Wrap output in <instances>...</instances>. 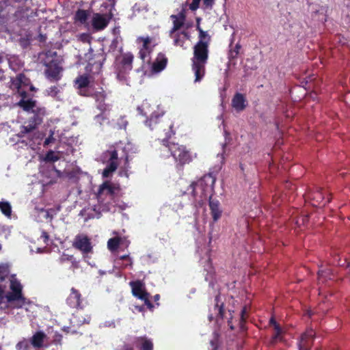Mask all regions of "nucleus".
I'll return each mask as SVG.
<instances>
[{
	"mask_svg": "<svg viewBox=\"0 0 350 350\" xmlns=\"http://www.w3.org/2000/svg\"><path fill=\"white\" fill-rule=\"evenodd\" d=\"M232 317L231 316L230 317V319L228 320V325L229 326L230 329L231 330H234V325H232Z\"/></svg>",
	"mask_w": 350,
	"mask_h": 350,
	"instance_id": "55",
	"label": "nucleus"
},
{
	"mask_svg": "<svg viewBox=\"0 0 350 350\" xmlns=\"http://www.w3.org/2000/svg\"><path fill=\"white\" fill-rule=\"evenodd\" d=\"M201 0H193L192 3L189 5V9L191 11H196L199 8Z\"/></svg>",
	"mask_w": 350,
	"mask_h": 350,
	"instance_id": "50",
	"label": "nucleus"
},
{
	"mask_svg": "<svg viewBox=\"0 0 350 350\" xmlns=\"http://www.w3.org/2000/svg\"><path fill=\"white\" fill-rule=\"evenodd\" d=\"M90 78L87 75L78 76L75 80V85L79 90V95L82 96H92V91L90 90Z\"/></svg>",
	"mask_w": 350,
	"mask_h": 350,
	"instance_id": "13",
	"label": "nucleus"
},
{
	"mask_svg": "<svg viewBox=\"0 0 350 350\" xmlns=\"http://www.w3.org/2000/svg\"><path fill=\"white\" fill-rule=\"evenodd\" d=\"M98 103V105H97V108L100 111V114H98L96 116V118L97 120H100V119H104V113L106 112V111H109V105L106 104L105 103V101H99V102H97Z\"/></svg>",
	"mask_w": 350,
	"mask_h": 350,
	"instance_id": "35",
	"label": "nucleus"
},
{
	"mask_svg": "<svg viewBox=\"0 0 350 350\" xmlns=\"http://www.w3.org/2000/svg\"><path fill=\"white\" fill-rule=\"evenodd\" d=\"M209 208L211 214L214 221H217L221 216L222 211L219 207V202L217 200L212 199V196L208 198Z\"/></svg>",
	"mask_w": 350,
	"mask_h": 350,
	"instance_id": "22",
	"label": "nucleus"
},
{
	"mask_svg": "<svg viewBox=\"0 0 350 350\" xmlns=\"http://www.w3.org/2000/svg\"><path fill=\"white\" fill-rule=\"evenodd\" d=\"M247 313V306H244L241 311L240 320H239V326H240V329L242 331H244L246 329L245 324L246 319H247V315H246Z\"/></svg>",
	"mask_w": 350,
	"mask_h": 350,
	"instance_id": "37",
	"label": "nucleus"
},
{
	"mask_svg": "<svg viewBox=\"0 0 350 350\" xmlns=\"http://www.w3.org/2000/svg\"><path fill=\"white\" fill-rule=\"evenodd\" d=\"M90 97H93L96 102L105 101L107 97V94L103 88H100V91H96L95 92H92V96Z\"/></svg>",
	"mask_w": 350,
	"mask_h": 350,
	"instance_id": "40",
	"label": "nucleus"
},
{
	"mask_svg": "<svg viewBox=\"0 0 350 350\" xmlns=\"http://www.w3.org/2000/svg\"><path fill=\"white\" fill-rule=\"evenodd\" d=\"M50 138H46L44 141V145H48L50 143Z\"/></svg>",
	"mask_w": 350,
	"mask_h": 350,
	"instance_id": "63",
	"label": "nucleus"
},
{
	"mask_svg": "<svg viewBox=\"0 0 350 350\" xmlns=\"http://www.w3.org/2000/svg\"><path fill=\"white\" fill-rule=\"evenodd\" d=\"M130 286L132 289V293L135 297L142 300L144 299L146 296L149 295V293L144 288V284L140 280L131 282Z\"/></svg>",
	"mask_w": 350,
	"mask_h": 350,
	"instance_id": "19",
	"label": "nucleus"
},
{
	"mask_svg": "<svg viewBox=\"0 0 350 350\" xmlns=\"http://www.w3.org/2000/svg\"><path fill=\"white\" fill-rule=\"evenodd\" d=\"M72 246L81 251L83 254H88L93 252L91 241L85 234H77L73 241Z\"/></svg>",
	"mask_w": 350,
	"mask_h": 350,
	"instance_id": "10",
	"label": "nucleus"
},
{
	"mask_svg": "<svg viewBox=\"0 0 350 350\" xmlns=\"http://www.w3.org/2000/svg\"><path fill=\"white\" fill-rule=\"evenodd\" d=\"M46 94L48 96H50L51 97H57L58 94L60 92V90L58 86L57 85H53L49 88L46 90Z\"/></svg>",
	"mask_w": 350,
	"mask_h": 350,
	"instance_id": "45",
	"label": "nucleus"
},
{
	"mask_svg": "<svg viewBox=\"0 0 350 350\" xmlns=\"http://www.w3.org/2000/svg\"><path fill=\"white\" fill-rule=\"evenodd\" d=\"M136 342L140 344L142 350H153V343L152 340L146 336L137 338Z\"/></svg>",
	"mask_w": 350,
	"mask_h": 350,
	"instance_id": "28",
	"label": "nucleus"
},
{
	"mask_svg": "<svg viewBox=\"0 0 350 350\" xmlns=\"http://www.w3.org/2000/svg\"><path fill=\"white\" fill-rule=\"evenodd\" d=\"M117 43H118L117 40H116V39L113 40L112 41V43H111V47L113 45L114 46V47H116V44H117Z\"/></svg>",
	"mask_w": 350,
	"mask_h": 350,
	"instance_id": "59",
	"label": "nucleus"
},
{
	"mask_svg": "<svg viewBox=\"0 0 350 350\" xmlns=\"http://www.w3.org/2000/svg\"><path fill=\"white\" fill-rule=\"evenodd\" d=\"M172 38L174 39V44L175 46H179L183 47L185 40L189 38L188 33L187 31H182L180 33H174L172 35Z\"/></svg>",
	"mask_w": 350,
	"mask_h": 350,
	"instance_id": "26",
	"label": "nucleus"
},
{
	"mask_svg": "<svg viewBox=\"0 0 350 350\" xmlns=\"http://www.w3.org/2000/svg\"><path fill=\"white\" fill-rule=\"evenodd\" d=\"M198 41H202L204 43H206V44L209 45L211 42V36L208 34V33L205 31H201L198 35Z\"/></svg>",
	"mask_w": 350,
	"mask_h": 350,
	"instance_id": "46",
	"label": "nucleus"
},
{
	"mask_svg": "<svg viewBox=\"0 0 350 350\" xmlns=\"http://www.w3.org/2000/svg\"><path fill=\"white\" fill-rule=\"evenodd\" d=\"M215 304L214 306V310L216 311V317L215 319L218 321L219 319H224V303H220V297L219 295H217L215 298Z\"/></svg>",
	"mask_w": 350,
	"mask_h": 350,
	"instance_id": "27",
	"label": "nucleus"
},
{
	"mask_svg": "<svg viewBox=\"0 0 350 350\" xmlns=\"http://www.w3.org/2000/svg\"><path fill=\"white\" fill-rule=\"evenodd\" d=\"M88 18V13L86 10L79 9L78 10L75 15V19L77 21L80 22L81 23L83 24L86 22Z\"/></svg>",
	"mask_w": 350,
	"mask_h": 350,
	"instance_id": "34",
	"label": "nucleus"
},
{
	"mask_svg": "<svg viewBox=\"0 0 350 350\" xmlns=\"http://www.w3.org/2000/svg\"><path fill=\"white\" fill-rule=\"evenodd\" d=\"M10 290L5 294L8 303L13 304L15 308H22L26 305L27 299L23 295V285L15 275H12L10 279Z\"/></svg>",
	"mask_w": 350,
	"mask_h": 350,
	"instance_id": "5",
	"label": "nucleus"
},
{
	"mask_svg": "<svg viewBox=\"0 0 350 350\" xmlns=\"http://www.w3.org/2000/svg\"><path fill=\"white\" fill-rule=\"evenodd\" d=\"M85 301L82 297L81 293L72 287L70 289V293L66 299L67 305L71 308L81 310L85 307Z\"/></svg>",
	"mask_w": 350,
	"mask_h": 350,
	"instance_id": "12",
	"label": "nucleus"
},
{
	"mask_svg": "<svg viewBox=\"0 0 350 350\" xmlns=\"http://www.w3.org/2000/svg\"><path fill=\"white\" fill-rule=\"evenodd\" d=\"M315 337V331L312 328H308L300 336L297 342L299 350H311Z\"/></svg>",
	"mask_w": 350,
	"mask_h": 350,
	"instance_id": "11",
	"label": "nucleus"
},
{
	"mask_svg": "<svg viewBox=\"0 0 350 350\" xmlns=\"http://www.w3.org/2000/svg\"><path fill=\"white\" fill-rule=\"evenodd\" d=\"M274 331L275 333L272 336L271 343L275 344L278 340H280L282 339L281 338V334L282 332V329L280 325H275L274 327Z\"/></svg>",
	"mask_w": 350,
	"mask_h": 350,
	"instance_id": "42",
	"label": "nucleus"
},
{
	"mask_svg": "<svg viewBox=\"0 0 350 350\" xmlns=\"http://www.w3.org/2000/svg\"><path fill=\"white\" fill-rule=\"evenodd\" d=\"M241 48V44L239 43H237L234 48L230 49L228 54V57L230 61H232L237 58Z\"/></svg>",
	"mask_w": 350,
	"mask_h": 350,
	"instance_id": "38",
	"label": "nucleus"
},
{
	"mask_svg": "<svg viewBox=\"0 0 350 350\" xmlns=\"http://www.w3.org/2000/svg\"><path fill=\"white\" fill-rule=\"evenodd\" d=\"M118 260H128V263H124L122 265V267L123 268H126L127 267H132V265H133V260L131 259V258L129 256V254H125V255H122V256H120L117 258L116 259V262H118Z\"/></svg>",
	"mask_w": 350,
	"mask_h": 350,
	"instance_id": "44",
	"label": "nucleus"
},
{
	"mask_svg": "<svg viewBox=\"0 0 350 350\" xmlns=\"http://www.w3.org/2000/svg\"><path fill=\"white\" fill-rule=\"evenodd\" d=\"M38 125L35 124L34 122H31L30 120H28V124L27 126H23L21 130L18 134L19 137H25V135L27 133L32 132L35 130Z\"/></svg>",
	"mask_w": 350,
	"mask_h": 350,
	"instance_id": "32",
	"label": "nucleus"
},
{
	"mask_svg": "<svg viewBox=\"0 0 350 350\" xmlns=\"http://www.w3.org/2000/svg\"><path fill=\"white\" fill-rule=\"evenodd\" d=\"M3 55L2 53H0V65L3 63Z\"/></svg>",
	"mask_w": 350,
	"mask_h": 350,
	"instance_id": "62",
	"label": "nucleus"
},
{
	"mask_svg": "<svg viewBox=\"0 0 350 350\" xmlns=\"http://www.w3.org/2000/svg\"><path fill=\"white\" fill-rule=\"evenodd\" d=\"M161 151L170 152L176 163V167L178 170H183L186 164H189L196 157V154L192 152L185 146L177 143L170 142L168 139L161 140Z\"/></svg>",
	"mask_w": 350,
	"mask_h": 350,
	"instance_id": "3",
	"label": "nucleus"
},
{
	"mask_svg": "<svg viewBox=\"0 0 350 350\" xmlns=\"http://www.w3.org/2000/svg\"><path fill=\"white\" fill-rule=\"evenodd\" d=\"M133 55L131 53H124L121 57V60L117 64L119 76L121 73H124L126 71L132 69V64L133 61Z\"/></svg>",
	"mask_w": 350,
	"mask_h": 350,
	"instance_id": "16",
	"label": "nucleus"
},
{
	"mask_svg": "<svg viewBox=\"0 0 350 350\" xmlns=\"http://www.w3.org/2000/svg\"><path fill=\"white\" fill-rule=\"evenodd\" d=\"M159 298H160V295H159V294H157V295H155L154 296V300L155 301H157L159 299Z\"/></svg>",
	"mask_w": 350,
	"mask_h": 350,
	"instance_id": "60",
	"label": "nucleus"
},
{
	"mask_svg": "<svg viewBox=\"0 0 350 350\" xmlns=\"http://www.w3.org/2000/svg\"><path fill=\"white\" fill-rule=\"evenodd\" d=\"M29 90L31 92H35L36 91V88L33 85H31L30 88H29Z\"/></svg>",
	"mask_w": 350,
	"mask_h": 350,
	"instance_id": "61",
	"label": "nucleus"
},
{
	"mask_svg": "<svg viewBox=\"0 0 350 350\" xmlns=\"http://www.w3.org/2000/svg\"><path fill=\"white\" fill-rule=\"evenodd\" d=\"M60 157L58 154L55 153L53 150H49L45 155L44 160L46 162H55L59 161Z\"/></svg>",
	"mask_w": 350,
	"mask_h": 350,
	"instance_id": "41",
	"label": "nucleus"
},
{
	"mask_svg": "<svg viewBox=\"0 0 350 350\" xmlns=\"http://www.w3.org/2000/svg\"><path fill=\"white\" fill-rule=\"evenodd\" d=\"M145 124L152 131L156 130L164 132L166 137L165 139H168L174 134L172 130V122L169 118L164 117L163 112L154 111Z\"/></svg>",
	"mask_w": 350,
	"mask_h": 350,
	"instance_id": "6",
	"label": "nucleus"
},
{
	"mask_svg": "<svg viewBox=\"0 0 350 350\" xmlns=\"http://www.w3.org/2000/svg\"><path fill=\"white\" fill-rule=\"evenodd\" d=\"M111 16H107L106 15L96 13L94 14L92 17V25L96 31H100L108 25Z\"/></svg>",
	"mask_w": 350,
	"mask_h": 350,
	"instance_id": "17",
	"label": "nucleus"
},
{
	"mask_svg": "<svg viewBox=\"0 0 350 350\" xmlns=\"http://www.w3.org/2000/svg\"><path fill=\"white\" fill-rule=\"evenodd\" d=\"M106 154L109 155V161L106 167L103 172V177H108L109 174L116 170L118 166V154L116 150H108Z\"/></svg>",
	"mask_w": 350,
	"mask_h": 350,
	"instance_id": "15",
	"label": "nucleus"
},
{
	"mask_svg": "<svg viewBox=\"0 0 350 350\" xmlns=\"http://www.w3.org/2000/svg\"><path fill=\"white\" fill-rule=\"evenodd\" d=\"M150 295L148 296H146L144 297V299H142L144 301V305L146 306V307L150 310L152 311L154 308V305L152 304V302L149 299Z\"/></svg>",
	"mask_w": 350,
	"mask_h": 350,
	"instance_id": "49",
	"label": "nucleus"
},
{
	"mask_svg": "<svg viewBox=\"0 0 350 350\" xmlns=\"http://www.w3.org/2000/svg\"><path fill=\"white\" fill-rule=\"evenodd\" d=\"M332 279V273L330 269H321L318 271L319 282L324 283L327 280Z\"/></svg>",
	"mask_w": 350,
	"mask_h": 350,
	"instance_id": "30",
	"label": "nucleus"
},
{
	"mask_svg": "<svg viewBox=\"0 0 350 350\" xmlns=\"http://www.w3.org/2000/svg\"><path fill=\"white\" fill-rule=\"evenodd\" d=\"M167 63V58L165 57V54L159 53L152 64L153 71L155 72L162 71L166 67Z\"/></svg>",
	"mask_w": 350,
	"mask_h": 350,
	"instance_id": "25",
	"label": "nucleus"
},
{
	"mask_svg": "<svg viewBox=\"0 0 350 350\" xmlns=\"http://www.w3.org/2000/svg\"><path fill=\"white\" fill-rule=\"evenodd\" d=\"M208 59V45L198 41L193 46V56L191 58V69L195 75L196 83L200 82L204 78Z\"/></svg>",
	"mask_w": 350,
	"mask_h": 350,
	"instance_id": "4",
	"label": "nucleus"
},
{
	"mask_svg": "<svg viewBox=\"0 0 350 350\" xmlns=\"http://www.w3.org/2000/svg\"><path fill=\"white\" fill-rule=\"evenodd\" d=\"M31 345L30 341L23 339L17 343L16 347L17 350H30Z\"/></svg>",
	"mask_w": 350,
	"mask_h": 350,
	"instance_id": "43",
	"label": "nucleus"
},
{
	"mask_svg": "<svg viewBox=\"0 0 350 350\" xmlns=\"http://www.w3.org/2000/svg\"><path fill=\"white\" fill-rule=\"evenodd\" d=\"M75 260L73 255H69L66 254H63L62 256L59 258L60 263H64L66 261H71L72 262Z\"/></svg>",
	"mask_w": 350,
	"mask_h": 350,
	"instance_id": "48",
	"label": "nucleus"
},
{
	"mask_svg": "<svg viewBox=\"0 0 350 350\" xmlns=\"http://www.w3.org/2000/svg\"><path fill=\"white\" fill-rule=\"evenodd\" d=\"M216 178L213 174L203 176L196 182H193L187 189L196 201L202 204L204 201L213 196Z\"/></svg>",
	"mask_w": 350,
	"mask_h": 350,
	"instance_id": "2",
	"label": "nucleus"
},
{
	"mask_svg": "<svg viewBox=\"0 0 350 350\" xmlns=\"http://www.w3.org/2000/svg\"><path fill=\"white\" fill-rule=\"evenodd\" d=\"M200 18H197V24H196V30H197L199 33H200V32H201V31H204V30L201 28V27H200Z\"/></svg>",
	"mask_w": 350,
	"mask_h": 350,
	"instance_id": "56",
	"label": "nucleus"
},
{
	"mask_svg": "<svg viewBox=\"0 0 350 350\" xmlns=\"http://www.w3.org/2000/svg\"><path fill=\"white\" fill-rule=\"evenodd\" d=\"M91 57L89 58L85 70L92 76L98 75L102 72V68L104 62L106 59V54L103 49H100L97 53H90Z\"/></svg>",
	"mask_w": 350,
	"mask_h": 350,
	"instance_id": "8",
	"label": "nucleus"
},
{
	"mask_svg": "<svg viewBox=\"0 0 350 350\" xmlns=\"http://www.w3.org/2000/svg\"><path fill=\"white\" fill-rule=\"evenodd\" d=\"M171 18H173L174 21L173 27L170 31V36L172 37V35L183 26L185 22L178 19L176 15H172Z\"/></svg>",
	"mask_w": 350,
	"mask_h": 350,
	"instance_id": "31",
	"label": "nucleus"
},
{
	"mask_svg": "<svg viewBox=\"0 0 350 350\" xmlns=\"http://www.w3.org/2000/svg\"><path fill=\"white\" fill-rule=\"evenodd\" d=\"M232 106L237 111H243L247 106L245 96L241 93H236L232 99Z\"/></svg>",
	"mask_w": 350,
	"mask_h": 350,
	"instance_id": "21",
	"label": "nucleus"
},
{
	"mask_svg": "<svg viewBox=\"0 0 350 350\" xmlns=\"http://www.w3.org/2000/svg\"><path fill=\"white\" fill-rule=\"evenodd\" d=\"M135 307L136 310L139 312L144 311V306H135Z\"/></svg>",
	"mask_w": 350,
	"mask_h": 350,
	"instance_id": "58",
	"label": "nucleus"
},
{
	"mask_svg": "<svg viewBox=\"0 0 350 350\" xmlns=\"http://www.w3.org/2000/svg\"><path fill=\"white\" fill-rule=\"evenodd\" d=\"M31 113L33 115L29 120H30L31 122H34L39 126L43 122L44 118L46 114V110L44 107L37 106Z\"/></svg>",
	"mask_w": 350,
	"mask_h": 350,
	"instance_id": "20",
	"label": "nucleus"
},
{
	"mask_svg": "<svg viewBox=\"0 0 350 350\" xmlns=\"http://www.w3.org/2000/svg\"><path fill=\"white\" fill-rule=\"evenodd\" d=\"M29 83V79L23 73H20L11 79L10 88L14 92V94L21 97H27V92L23 88L28 86Z\"/></svg>",
	"mask_w": 350,
	"mask_h": 350,
	"instance_id": "9",
	"label": "nucleus"
},
{
	"mask_svg": "<svg viewBox=\"0 0 350 350\" xmlns=\"http://www.w3.org/2000/svg\"><path fill=\"white\" fill-rule=\"evenodd\" d=\"M40 63L45 67L44 75L50 82H57L62 78L64 59L57 51L47 50L40 53Z\"/></svg>",
	"mask_w": 350,
	"mask_h": 350,
	"instance_id": "1",
	"label": "nucleus"
},
{
	"mask_svg": "<svg viewBox=\"0 0 350 350\" xmlns=\"http://www.w3.org/2000/svg\"><path fill=\"white\" fill-rule=\"evenodd\" d=\"M309 198L312 201L314 206H323L331 201L329 196L325 198L323 190L321 187H317L316 190L309 193Z\"/></svg>",
	"mask_w": 350,
	"mask_h": 350,
	"instance_id": "14",
	"label": "nucleus"
},
{
	"mask_svg": "<svg viewBox=\"0 0 350 350\" xmlns=\"http://www.w3.org/2000/svg\"><path fill=\"white\" fill-rule=\"evenodd\" d=\"M208 319L210 321H212L214 319V317L213 316V314H210L208 316Z\"/></svg>",
	"mask_w": 350,
	"mask_h": 350,
	"instance_id": "64",
	"label": "nucleus"
},
{
	"mask_svg": "<svg viewBox=\"0 0 350 350\" xmlns=\"http://www.w3.org/2000/svg\"><path fill=\"white\" fill-rule=\"evenodd\" d=\"M176 16H178V19L185 22L186 16L184 9Z\"/></svg>",
	"mask_w": 350,
	"mask_h": 350,
	"instance_id": "54",
	"label": "nucleus"
},
{
	"mask_svg": "<svg viewBox=\"0 0 350 350\" xmlns=\"http://www.w3.org/2000/svg\"><path fill=\"white\" fill-rule=\"evenodd\" d=\"M269 324L273 325V327H275V325H280L275 320V319L273 317H271L269 320Z\"/></svg>",
	"mask_w": 350,
	"mask_h": 350,
	"instance_id": "57",
	"label": "nucleus"
},
{
	"mask_svg": "<svg viewBox=\"0 0 350 350\" xmlns=\"http://www.w3.org/2000/svg\"><path fill=\"white\" fill-rule=\"evenodd\" d=\"M122 243V239L120 237H115L108 240L107 247L111 252H116Z\"/></svg>",
	"mask_w": 350,
	"mask_h": 350,
	"instance_id": "29",
	"label": "nucleus"
},
{
	"mask_svg": "<svg viewBox=\"0 0 350 350\" xmlns=\"http://www.w3.org/2000/svg\"><path fill=\"white\" fill-rule=\"evenodd\" d=\"M0 210L6 217H10L12 215V206L8 202H0Z\"/></svg>",
	"mask_w": 350,
	"mask_h": 350,
	"instance_id": "36",
	"label": "nucleus"
},
{
	"mask_svg": "<svg viewBox=\"0 0 350 350\" xmlns=\"http://www.w3.org/2000/svg\"><path fill=\"white\" fill-rule=\"evenodd\" d=\"M137 40L139 42H142V47L140 49L139 52V57L144 61L146 58L150 55V54L152 52L154 45L150 46V43L152 42V38L149 36L147 37H139Z\"/></svg>",
	"mask_w": 350,
	"mask_h": 350,
	"instance_id": "18",
	"label": "nucleus"
},
{
	"mask_svg": "<svg viewBox=\"0 0 350 350\" xmlns=\"http://www.w3.org/2000/svg\"><path fill=\"white\" fill-rule=\"evenodd\" d=\"M215 0H203V5L206 8H211Z\"/></svg>",
	"mask_w": 350,
	"mask_h": 350,
	"instance_id": "52",
	"label": "nucleus"
},
{
	"mask_svg": "<svg viewBox=\"0 0 350 350\" xmlns=\"http://www.w3.org/2000/svg\"><path fill=\"white\" fill-rule=\"evenodd\" d=\"M27 97H21V99L18 102L17 105L23 109V111L27 112H31L38 105L37 101L32 98L27 99Z\"/></svg>",
	"mask_w": 350,
	"mask_h": 350,
	"instance_id": "24",
	"label": "nucleus"
},
{
	"mask_svg": "<svg viewBox=\"0 0 350 350\" xmlns=\"http://www.w3.org/2000/svg\"><path fill=\"white\" fill-rule=\"evenodd\" d=\"M5 298V291L2 286L0 284V304L3 303V301Z\"/></svg>",
	"mask_w": 350,
	"mask_h": 350,
	"instance_id": "53",
	"label": "nucleus"
},
{
	"mask_svg": "<svg viewBox=\"0 0 350 350\" xmlns=\"http://www.w3.org/2000/svg\"><path fill=\"white\" fill-rule=\"evenodd\" d=\"M309 221L308 215L301 216L296 220L295 223L298 226H305Z\"/></svg>",
	"mask_w": 350,
	"mask_h": 350,
	"instance_id": "47",
	"label": "nucleus"
},
{
	"mask_svg": "<svg viewBox=\"0 0 350 350\" xmlns=\"http://www.w3.org/2000/svg\"><path fill=\"white\" fill-rule=\"evenodd\" d=\"M119 187L110 181L106 180L99 186L96 198L99 204L109 205L111 203L119 191Z\"/></svg>",
	"mask_w": 350,
	"mask_h": 350,
	"instance_id": "7",
	"label": "nucleus"
},
{
	"mask_svg": "<svg viewBox=\"0 0 350 350\" xmlns=\"http://www.w3.org/2000/svg\"><path fill=\"white\" fill-rule=\"evenodd\" d=\"M40 239L43 240V242L45 244H48V242L49 241V235L48 232L46 231H42L40 235Z\"/></svg>",
	"mask_w": 350,
	"mask_h": 350,
	"instance_id": "51",
	"label": "nucleus"
},
{
	"mask_svg": "<svg viewBox=\"0 0 350 350\" xmlns=\"http://www.w3.org/2000/svg\"><path fill=\"white\" fill-rule=\"evenodd\" d=\"M221 343L219 334L217 332H213L212 339L210 340V345L211 346V350H217Z\"/></svg>",
	"mask_w": 350,
	"mask_h": 350,
	"instance_id": "33",
	"label": "nucleus"
},
{
	"mask_svg": "<svg viewBox=\"0 0 350 350\" xmlns=\"http://www.w3.org/2000/svg\"><path fill=\"white\" fill-rule=\"evenodd\" d=\"M46 338V334L44 332L38 331L32 336L29 341L34 348L40 349L43 347Z\"/></svg>",
	"mask_w": 350,
	"mask_h": 350,
	"instance_id": "23",
	"label": "nucleus"
},
{
	"mask_svg": "<svg viewBox=\"0 0 350 350\" xmlns=\"http://www.w3.org/2000/svg\"><path fill=\"white\" fill-rule=\"evenodd\" d=\"M10 267L7 264L0 265V281L3 282L10 275Z\"/></svg>",
	"mask_w": 350,
	"mask_h": 350,
	"instance_id": "39",
	"label": "nucleus"
}]
</instances>
